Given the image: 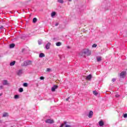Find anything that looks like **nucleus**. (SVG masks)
Instances as JSON below:
<instances>
[{
    "label": "nucleus",
    "mask_w": 127,
    "mask_h": 127,
    "mask_svg": "<svg viewBox=\"0 0 127 127\" xmlns=\"http://www.w3.org/2000/svg\"><path fill=\"white\" fill-rule=\"evenodd\" d=\"M31 63H32L31 61H26L21 64V66L22 67H26V66H28V65H31Z\"/></svg>",
    "instance_id": "nucleus-1"
},
{
    "label": "nucleus",
    "mask_w": 127,
    "mask_h": 127,
    "mask_svg": "<svg viewBox=\"0 0 127 127\" xmlns=\"http://www.w3.org/2000/svg\"><path fill=\"white\" fill-rule=\"evenodd\" d=\"M82 53H84L85 55H87V56H90L91 55V51L88 49H85L82 52Z\"/></svg>",
    "instance_id": "nucleus-2"
},
{
    "label": "nucleus",
    "mask_w": 127,
    "mask_h": 127,
    "mask_svg": "<svg viewBox=\"0 0 127 127\" xmlns=\"http://www.w3.org/2000/svg\"><path fill=\"white\" fill-rule=\"evenodd\" d=\"M46 124H54V120L50 119H47L45 121Z\"/></svg>",
    "instance_id": "nucleus-3"
},
{
    "label": "nucleus",
    "mask_w": 127,
    "mask_h": 127,
    "mask_svg": "<svg viewBox=\"0 0 127 127\" xmlns=\"http://www.w3.org/2000/svg\"><path fill=\"white\" fill-rule=\"evenodd\" d=\"M127 75V71H122L120 73V77L121 78H125V76Z\"/></svg>",
    "instance_id": "nucleus-4"
},
{
    "label": "nucleus",
    "mask_w": 127,
    "mask_h": 127,
    "mask_svg": "<svg viewBox=\"0 0 127 127\" xmlns=\"http://www.w3.org/2000/svg\"><path fill=\"white\" fill-rule=\"evenodd\" d=\"M94 115V113L93 112V111H90L88 114V118H89L90 119H91V118H92V117H93V115Z\"/></svg>",
    "instance_id": "nucleus-5"
},
{
    "label": "nucleus",
    "mask_w": 127,
    "mask_h": 127,
    "mask_svg": "<svg viewBox=\"0 0 127 127\" xmlns=\"http://www.w3.org/2000/svg\"><path fill=\"white\" fill-rule=\"evenodd\" d=\"M22 74V69H19L17 71V75H18V76H21Z\"/></svg>",
    "instance_id": "nucleus-6"
},
{
    "label": "nucleus",
    "mask_w": 127,
    "mask_h": 127,
    "mask_svg": "<svg viewBox=\"0 0 127 127\" xmlns=\"http://www.w3.org/2000/svg\"><path fill=\"white\" fill-rule=\"evenodd\" d=\"M57 88H58V86L57 85H55L53 86V87H52V92H54L55 91V90H56V89H57Z\"/></svg>",
    "instance_id": "nucleus-7"
},
{
    "label": "nucleus",
    "mask_w": 127,
    "mask_h": 127,
    "mask_svg": "<svg viewBox=\"0 0 127 127\" xmlns=\"http://www.w3.org/2000/svg\"><path fill=\"white\" fill-rule=\"evenodd\" d=\"M50 45H51V43H48L46 45V49H47V50H48V49H49V48H50Z\"/></svg>",
    "instance_id": "nucleus-8"
},
{
    "label": "nucleus",
    "mask_w": 127,
    "mask_h": 127,
    "mask_svg": "<svg viewBox=\"0 0 127 127\" xmlns=\"http://www.w3.org/2000/svg\"><path fill=\"white\" fill-rule=\"evenodd\" d=\"M104 125H105V124L104 123V122L103 121H100L99 122V125L100 126V127H103V126H104Z\"/></svg>",
    "instance_id": "nucleus-9"
},
{
    "label": "nucleus",
    "mask_w": 127,
    "mask_h": 127,
    "mask_svg": "<svg viewBox=\"0 0 127 127\" xmlns=\"http://www.w3.org/2000/svg\"><path fill=\"white\" fill-rule=\"evenodd\" d=\"M40 58H43V57H45V55L43 53H41L39 55Z\"/></svg>",
    "instance_id": "nucleus-10"
},
{
    "label": "nucleus",
    "mask_w": 127,
    "mask_h": 127,
    "mask_svg": "<svg viewBox=\"0 0 127 127\" xmlns=\"http://www.w3.org/2000/svg\"><path fill=\"white\" fill-rule=\"evenodd\" d=\"M86 80H91L92 79V75L89 74L86 78Z\"/></svg>",
    "instance_id": "nucleus-11"
},
{
    "label": "nucleus",
    "mask_w": 127,
    "mask_h": 127,
    "mask_svg": "<svg viewBox=\"0 0 127 127\" xmlns=\"http://www.w3.org/2000/svg\"><path fill=\"white\" fill-rule=\"evenodd\" d=\"M2 118H5V117H8V113L4 112L2 115Z\"/></svg>",
    "instance_id": "nucleus-12"
},
{
    "label": "nucleus",
    "mask_w": 127,
    "mask_h": 127,
    "mask_svg": "<svg viewBox=\"0 0 127 127\" xmlns=\"http://www.w3.org/2000/svg\"><path fill=\"white\" fill-rule=\"evenodd\" d=\"M96 59L97 60V62H100L102 61V57H98L96 58Z\"/></svg>",
    "instance_id": "nucleus-13"
},
{
    "label": "nucleus",
    "mask_w": 127,
    "mask_h": 127,
    "mask_svg": "<svg viewBox=\"0 0 127 127\" xmlns=\"http://www.w3.org/2000/svg\"><path fill=\"white\" fill-rule=\"evenodd\" d=\"M55 15H56V12H52L51 13L52 17H53V16H55Z\"/></svg>",
    "instance_id": "nucleus-14"
},
{
    "label": "nucleus",
    "mask_w": 127,
    "mask_h": 127,
    "mask_svg": "<svg viewBox=\"0 0 127 127\" xmlns=\"http://www.w3.org/2000/svg\"><path fill=\"white\" fill-rule=\"evenodd\" d=\"M14 46H15V44L12 43V44H10L9 45V47L10 48H13V47H14Z\"/></svg>",
    "instance_id": "nucleus-15"
},
{
    "label": "nucleus",
    "mask_w": 127,
    "mask_h": 127,
    "mask_svg": "<svg viewBox=\"0 0 127 127\" xmlns=\"http://www.w3.org/2000/svg\"><path fill=\"white\" fill-rule=\"evenodd\" d=\"M15 64V61H13L10 63V66H13Z\"/></svg>",
    "instance_id": "nucleus-16"
},
{
    "label": "nucleus",
    "mask_w": 127,
    "mask_h": 127,
    "mask_svg": "<svg viewBox=\"0 0 127 127\" xmlns=\"http://www.w3.org/2000/svg\"><path fill=\"white\" fill-rule=\"evenodd\" d=\"M38 43L39 45H41V44H42V40H38Z\"/></svg>",
    "instance_id": "nucleus-17"
},
{
    "label": "nucleus",
    "mask_w": 127,
    "mask_h": 127,
    "mask_svg": "<svg viewBox=\"0 0 127 127\" xmlns=\"http://www.w3.org/2000/svg\"><path fill=\"white\" fill-rule=\"evenodd\" d=\"M98 94H99L98 93V92H97V91H93V94L95 95V96H98Z\"/></svg>",
    "instance_id": "nucleus-18"
},
{
    "label": "nucleus",
    "mask_w": 127,
    "mask_h": 127,
    "mask_svg": "<svg viewBox=\"0 0 127 127\" xmlns=\"http://www.w3.org/2000/svg\"><path fill=\"white\" fill-rule=\"evenodd\" d=\"M7 80H3V85H7Z\"/></svg>",
    "instance_id": "nucleus-19"
},
{
    "label": "nucleus",
    "mask_w": 127,
    "mask_h": 127,
    "mask_svg": "<svg viewBox=\"0 0 127 127\" xmlns=\"http://www.w3.org/2000/svg\"><path fill=\"white\" fill-rule=\"evenodd\" d=\"M62 44L61 43V42H57V43H56L57 46H61Z\"/></svg>",
    "instance_id": "nucleus-20"
},
{
    "label": "nucleus",
    "mask_w": 127,
    "mask_h": 127,
    "mask_svg": "<svg viewBox=\"0 0 127 127\" xmlns=\"http://www.w3.org/2000/svg\"><path fill=\"white\" fill-rule=\"evenodd\" d=\"M19 92L20 93H22V92H23V88L20 87L19 89Z\"/></svg>",
    "instance_id": "nucleus-21"
},
{
    "label": "nucleus",
    "mask_w": 127,
    "mask_h": 127,
    "mask_svg": "<svg viewBox=\"0 0 127 127\" xmlns=\"http://www.w3.org/2000/svg\"><path fill=\"white\" fill-rule=\"evenodd\" d=\"M36 21H37V18H34L33 19V22L34 23H35V22H36Z\"/></svg>",
    "instance_id": "nucleus-22"
},
{
    "label": "nucleus",
    "mask_w": 127,
    "mask_h": 127,
    "mask_svg": "<svg viewBox=\"0 0 127 127\" xmlns=\"http://www.w3.org/2000/svg\"><path fill=\"white\" fill-rule=\"evenodd\" d=\"M58 2H60V3H63L64 2V0H58Z\"/></svg>",
    "instance_id": "nucleus-23"
},
{
    "label": "nucleus",
    "mask_w": 127,
    "mask_h": 127,
    "mask_svg": "<svg viewBox=\"0 0 127 127\" xmlns=\"http://www.w3.org/2000/svg\"><path fill=\"white\" fill-rule=\"evenodd\" d=\"M23 86L24 87H27V86H28V84H27V83H24Z\"/></svg>",
    "instance_id": "nucleus-24"
},
{
    "label": "nucleus",
    "mask_w": 127,
    "mask_h": 127,
    "mask_svg": "<svg viewBox=\"0 0 127 127\" xmlns=\"http://www.w3.org/2000/svg\"><path fill=\"white\" fill-rule=\"evenodd\" d=\"M18 98H19V95H15L14 96V99H18Z\"/></svg>",
    "instance_id": "nucleus-25"
},
{
    "label": "nucleus",
    "mask_w": 127,
    "mask_h": 127,
    "mask_svg": "<svg viewBox=\"0 0 127 127\" xmlns=\"http://www.w3.org/2000/svg\"><path fill=\"white\" fill-rule=\"evenodd\" d=\"M51 71V69L48 68L47 69V72H50Z\"/></svg>",
    "instance_id": "nucleus-26"
},
{
    "label": "nucleus",
    "mask_w": 127,
    "mask_h": 127,
    "mask_svg": "<svg viewBox=\"0 0 127 127\" xmlns=\"http://www.w3.org/2000/svg\"><path fill=\"white\" fill-rule=\"evenodd\" d=\"M96 46H97V44H94L92 45L93 48H96Z\"/></svg>",
    "instance_id": "nucleus-27"
},
{
    "label": "nucleus",
    "mask_w": 127,
    "mask_h": 127,
    "mask_svg": "<svg viewBox=\"0 0 127 127\" xmlns=\"http://www.w3.org/2000/svg\"><path fill=\"white\" fill-rule=\"evenodd\" d=\"M124 118H127V114H125L124 115Z\"/></svg>",
    "instance_id": "nucleus-28"
},
{
    "label": "nucleus",
    "mask_w": 127,
    "mask_h": 127,
    "mask_svg": "<svg viewBox=\"0 0 127 127\" xmlns=\"http://www.w3.org/2000/svg\"><path fill=\"white\" fill-rule=\"evenodd\" d=\"M40 80H44V77H43V76H41V77H40Z\"/></svg>",
    "instance_id": "nucleus-29"
},
{
    "label": "nucleus",
    "mask_w": 127,
    "mask_h": 127,
    "mask_svg": "<svg viewBox=\"0 0 127 127\" xmlns=\"http://www.w3.org/2000/svg\"><path fill=\"white\" fill-rule=\"evenodd\" d=\"M115 97H116V98H119V97H120V95H119V94H116V95H115Z\"/></svg>",
    "instance_id": "nucleus-30"
},
{
    "label": "nucleus",
    "mask_w": 127,
    "mask_h": 127,
    "mask_svg": "<svg viewBox=\"0 0 127 127\" xmlns=\"http://www.w3.org/2000/svg\"><path fill=\"white\" fill-rule=\"evenodd\" d=\"M116 80H117L116 78H113L112 79V81L113 82H116Z\"/></svg>",
    "instance_id": "nucleus-31"
},
{
    "label": "nucleus",
    "mask_w": 127,
    "mask_h": 127,
    "mask_svg": "<svg viewBox=\"0 0 127 127\" xmlns=\"http://www.w3.org/2000/svg\"><path fill=\"white\" fill-rule=\"evenodd\" d=\"M58 25H59V23H56L55 24V26H58Z\"/></svg>",
    "instance_id": "nucleus-32"
},
{
    "label": "nucleus",
    "mask_w": 127,
    "mask_h": 127,
    "mask_svg": "<svg viewBox=\"0 0 127 127\" xmlns=\"http://www.w3.org/2000/svg\"><path fill=\"white\" fill-rule=\"evenodd\" d=\"M64 127V124H62L60 127Z\"/></svg>",
    "instance_id": "nucleus-33"
},
{
    "label": "nucleus",
    "mask_w": 127,
    "mask_h": 127,
    "mask_svg": "<svg viewBox=\"0 0 127 127\" xmlns=\"http://www.w3.org/2000/svg\"><path fill=\"white\" fill-rule=\"evenodd\" d=\"M0 29H3V27L2 26H1L0 27Z\"/></svg>",
    "instance_id": "nucleus-34"
},
{
    "label": "nucleus",
    "mask_w": 127,
    "mask_h": 127,
    "mask_svg": "<svg viewBox=\"0 0 127 127\" xmlns=\"http://www.w3.org/2000/svg\"><path fill=\"white\" fill-rule=\"evenodd\" d=\"M69 99H70V97H68L66 99V101H69Z\"/></svg>",
    "instance_id": "nucleus-35"
},
{
    "label": "nucleus",
    "mask_w": 127,
    "mask_h": 127,
    "mask_svg": "<svg viewBox=\"0 0 127 127\" xmlns=\"http://www.w3.org/2000/svg\"><path fill=\"white\" fill-rule=\"evenodd\" d=\"M25 51V49H22V52H24Z\"/></svg>",
    "instance_id": "nucleus-36"
},
{
    "label": "nucleus",
    "mask_w": 127,
    "mask_h": 127,
    "mask_svg": "<svg viewBox=\"0 0 127 127\" xmlns=\"http://www.w3.org/2000/svg\"><path fill=\"white\" fill-rule=\"evenodd\" d=\"M66 124H67V122H64V125H66Z\"/></svg>",
    "instance_id": "nucleus-37"
},
{
    "label": "nucleus",
    "mask_w": 127,
    "mask_h": 127,
    "mask_svg": "<svg viewBox=\"0 0 127 127\" xmlns=\"http://www.w3.org/2000/svg\"><path fill=\"white\" fill-rule=\"evenodd\" d=\"M0 89H2V86H0Z\"/></svg>",
    "instance_id": "nucleus-38"
},
{
    "label": "nucleus",
    "mask_w": 127,
    "mask_h": 127,
    "mask_svg": "<svg viewBox=\"0 0 127 127\" xmlns=\"http://www.w3.org/2000/svg\"><path fill=\"white\" fill-rule=\"evenodd\" d=\"M2 95V93H0V97Z\"/></svg>",
    "instance_id": "nucleus-39"
},
{
    "label": "nucleus",
    "mask_w": 127,
    "mask_h": 127,
    "mask_svg": "<svg viewBox=\"0 0 127 127\" xmlns=\"http://www.w3.org/2000/svg\"><path fill=\"white\" fill-rule=\"evenodd\" d=\"M69 1H72V0H68Z\"/></svg>",
    "instance_id": "nucleus-40"
},
{
    "label": "nucleus",
    "mask_w": 127,
    "mask_h": 127,
    "mask_svg": "<svg viewBox=\"0 0 127 127\" xmlns=\"http://www.w3.org/2000/svg\"><path fill=\"white\" fill-rule=\"evenodd\" d=\"M1 57V56L0 55V58Z\"/></svg>",
    "instance_id": "nucleus-41"
}]
</instances>
